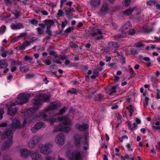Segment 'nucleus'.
<instances>
[{"instance_id":"obj_35","label":"nucleus","mask_w":160,"mask_h":160,"mask_svg":"<svg viewBox=\"0 0 160 160\" xmlns=\"http://www.w3.org/2000/svg\"><path fill=\"white\" fill-rule=\"evenodd\" d=\"M19 69L20 71L24 72H26L29 70V68L27 66L24 67H20Z\"/></svg>"},{"instance_id":"obj_62","label":"nucleus","mask_w":160,"mask_h":160,"mask_svg":"<svg viewBox=\"0 0 160 160\" xmlns=\"http://www.w3.org/2000/svg\"><path fill=\"white\" fill-rule=\"evenodd\" d=\"M33 76H34L32 74L28 73L26 74L25 76V77L27 79H29L32 78Z\"/></svg>"},{"instance_id":"obj_20","label":"nucleus","mask_w":160,"mask_h":160,"mask_svg":"<svg viewBox=\"0 0 160 160\" xmlns=\"http://www.w3.org/2000/svg\"><path fill=\"white\" fill-rule=\"evenodd\" d=\"M44 22L47 26V30H50L51 27L54 24V22L52 20H45L44 21Z\"/></svg>"},{"instance_id":"obj_59","label":"nucleus","mask_w":160,"mask_h":160,"mask_svg":"<svg viewBox=\"0 0 160 160\" xmlns=\"http://www.w3.org/2000/svg\"><path fill=\"white\" fill-rule=\"evenodd\" d=\"M4 111L3 108H0V120H1L2 118V115L4 113Z\"/></svg>"},{"instance_id":"obj_17","label":"nucleus","mask_w":160,"mask_h":160,"mask_svg":"<svg viewBox=\"0 0 160 160\" xmlns=\"http://www.w3.org/2000/svg\"><path fill=\"white\" fill-rule=\"evenodd\" d=\"M41 97L42 102H49L51 96L48 94L42 93L39 94Z\"/></svg>"},{"instance_id":"obj_55","label":"nucleus","mask_w":160,"mask_h":160,"mask_svg":"<svg viewBox=\"0 0 160 160\" xmlns=\"http://www.w3.org/2000/svg\"><path fill=\"white\" fill-rule=\"evenodd\" d=\"M38 138L37 137H33L32 139V141H33V143L35 144H36V143L38 142H39L38 139H37Z\"/></svg>"},{"instance_id":"obj_42","label":"nucleus","mask_w":160,"mask_h":160,"mask_svg":"<svg viewBox=\"0 0 160 160\" xmlns=\"http://www.w3.org/2000/svg\"><path fill=\"white\" fill-rule=\"evenodd\" d=\"M132 143H128L126 145V148L127 149L128 151H132L133 150V148L131 147Z\"/></svg>"},{"instance_id":"obj_32","label":"nucleus","mask_w":160,"mask_h":160,"mask_svg":"<svg viewBox=\"0 0 160 160\" xmlns=\"http://www.w3.org/2000/svg\"><path fill=\"white\" fill-rule=\"evenodd\" d=\"M126 36V34H122V35L119 34L115 35L114 37V40H118L119 39L124 38Z\"/></svg>"},{"instance_id":"obj_13","label":"nucleus","mask_w":160,"mask_h":160,"mask_svg":"<svg viewBox=\"0 0 160 160\" xmlns=\"http://www.w3.org/2000/svg\"><path fill=\"white\" fill-rule=\"evenodd\" d=\"M21 156L23 158H26L30 154V151L28 150L25 148H22L20 150Z\"/></svg>"},{"instance_id":"obj_19","label":"nucleus","mask_w":160,"mask_h":160,"mask_svg":"<svg viewBox=\"0 0 160 160\" xmlns=\"http://www.w3.org/2000/svg\"><path fill=\"white\" fill-rule=\"evenodd\" d=\"M12 128L13 129L21 128V126L20 122L18 120H13L12 122Z\"/></svg>"},{"instance_id":"obj_14","label":"nucleus","mask_w":160,"mask_h":160,"mask_svg":"<svg viewBox=\"0 0 160 160\" xmlns=\"http://www.w3.org/2000/svg\"><path fill=\"white\" fill-rule=\"evenodd\" d=\"M40 149V152L44 154H47L49 153L50 152L49 145L46 144L44 145H42Z\"/></svg>"},{"instance_id":"obj_23","label":"nucleus","mask_w":160,"mask_h":160,"mask_svg":"<svg viewBox=\"0 0 160 160\" xmlns=\"http://www.w3.org/2000/svg\"><path fill=\"white\" fill-rule=\"evenodd\" d=\"M136 8V7H134L133 8H130L128 9H127L123 12V13L125 16H129L132 13Z\"/></svg>"},{"instance_id":"obj_54","label":"nucleus","mask_w":160,"mask_h":160,"mask_svg":"<svg viewBox=\"0 0 160 160\" xmlns=\"http://www.w3.org/2000/svg\"><path fill=\"white\" fill-rule=\"evenodd\" d=\"M68 21L67 20H65L64 22H62V27L63 28L65 27L66 25L68 24Z\"/></svg>"},{"instance_id":"obj_58","label":"nucleus","mask_w":160,"mask_h":160,"mask_svg":"<svg viewBox=\"0 0 160 160\" xmlns=\"http://www.w3.org/2000/svg\"><path fill=\"white\" fill-rule=\"evenodd\" d=\"M12 14L14 15L16 18H18L19 16H20V12L17 11H16V12L14 13H13Z\"/></svg>"},{"instance_id":"obj_10","label":"nucleus","mask_w":160,"mask_h":160,"mask_svg":"<svg viewBox=\"0 0 160 160\" xmlns=\"http://www.w3.org/2000/svg\"><path fill=\"white\" fill-rule=\"evenodd\" d=\"M30 36L27 34L26 32L22 33L20 34L17 37H16L12 39L11 42L13 43L17 42L19 40V38H22L24 39H29L30 38Z\"/></svg>"},{"instance_id":"obj_27","label":"nucleus","mask_w":160,"mask_h":160,"mask_svg":"<svg viewBox=\"0 0 160 160\" xmlns=\"http://www.w3.org/2000/svg\"><path fill=\"white\" fill-rule=\"evenodd\" d=\"M8 66V64L6 61L4 60H0V69L6 68Z\"/></svg>"},{"instance_id":"obj_5","label":"nucleus","mask_w":160,"mask_h":160,"mask_svg":"<svg viewBox=\"0 0 160 160\" xmlns=\"http://www.w3.org/2000/svg\"><path fill=\"white\" fill-rule=\"evenodd\" d=\"M28 98L26 94L20 93L17 97V100L19 105H22L26 103L28 101Z\"/></svg>"},{"instance_id":"obj_2","label":"nucleus","mask_w":160,"mask_h":160,"mask_svg":"<svg viewBox=\"0 0 160 160\" xmlns=\"http://www.w3.org/2000/svg\"><path fill=\"white\" fill-rule=\"evenodd\" d=\"M57 118L59 121H61V122L54 128V132H56L60 131L66 133L68 132L71 130V128L70 126L66 127L70 124L68 118L66 116H58Z\"/></svg>"},{"instance_id":"obj_16","label":"nucleus","mask_w":160,"mask_h":160,"mask_svg":"<svg viewBox=\"0 0 160 160\" xmlns=\"http://www.w3.org/2000/svg\"><path fill=\"white\" fill-rule=\"evenodd\" d=\"M18 110V108L16 107H9L8 109V114L10 116L15 115Z\"/></svg>"},{"instance_id":"obj_8","label":"nucleus","mask_w":160,"mask_h":160,"mask_svg":"<svg viewBox=\"0 0 160 160\" xmlns=\"http://www.w3.org/2000/svg\"><path fill=\"white\" fill-rule=\"evenodd\" d=\"M55 142L59 146H62L65 141V137L63 133H59L55 139Z\"/></svg>"},{"instance_id":"obj_28","label":"nucleus","mask_w":160,"mask_h":160,"mask_svg":"<svg viewBox=\"0 0 160 160\" xmlns=\"http://www.w3.org/2000/svg\"><path fill=\"white\" fill-rule=\"evenodd\" d=\"M34 126L36 129L38 130L41 128L45 127L46 125L43 122H39L36 123Z\"/></svg>"},{"instance_id":"obj_49","label":"nucleus","mask_w":160,"mask_h":160,"mask_svg":"<svg viewBox=\"0 0 160 160\" xmlns=\"http://www.w3.org/2000/svg\"><path fill=\"white\" fill-rule=\"evenodd\" d=\"M24 59L26 61L28 60L29 61H31L33 60L32 58L28 55H26L24 57Z\"/></svg>"},{"instance_id":"obj_22","label":"nucleus","mask_w":160,"mask_h":160,"mask_svg":"<svg viewBox=\"0 0 160 160\" xmlns=\"http://www.w3.org/2000/svg\"><path fill=\"white\" fill-rule=\"evenodd\" d=\"M104 96L101 94H98L97 95L94 94L93 99L95 101H100L104 100Z\"/></svg>"},{"instance_id":"obj_36","label":"nucleus","mask_w":160,"mask_h":160,"mask_svg":"<svg viewBox=\"0 0 160 160\" xmlns=\"http://www.w3.org/2000/svg\"><path fill=\"white\" fill-rule=\"evenodd\" d=\"M21 64V62L18 60H12L11 62V65L12 66L18 65Z\"/></svg>"},{"instance_id":"obj_39","label":"nucleus","mask_w":160,"mask_h":160,"mask_svg":"<svg viewBox=\"0 0 160 160\" xmlns=\"http://www.w3.org/2000/svg\"><path fill=\"white\" fill-rule=\"evenodd\" d=\"M131 1V0H124L122 3L123 5L126 7H127L129 5Z\"/></svg>"},{"instance_id":"obj_56","label":"nucleus","mask_w":160,"mask_h":160,"mask_svg":"<svg viewBox=\"0 0 160 160\" xmlns=\"http://www.w3.org/2000/svg\"><path fill=\"white\" fill-rule=\"evenodd\" d=\"M93 74L95 75L97 77H98L99 75V73L98 70L95 69L93 71Z\"/></svg>"},{"instance_id":"obj_29","label":"nucleus","mask_w":160,"mask_h":160,"mask_svg":"<svg viewBox=\"0 0 160 160\" xmlns=\"http://www.w3.org/2000/svg\"><path fill=\"white\" fill-rule=\"evenodd\" d=\"M100 0H92L90 2V4L93 7H96L100 5Z\"/></svg>"},{"instance_id":"obj_37","label":"nucleus","mask_w":160,"mask_h":160,"mask_svg":"<svg viewBox=\"0 0 160 160\" xmlns=\"http://www.w3.org/2000/svg\"><path fill=\"white\" fill-rule=\"evenodd\" d=\"M69 45L71 48L73 49L76 48L78 46V45L72 42H69Z\"/></svg>"},{"instance_id":"obj_25","label":"nucleus","mask_w":160,"mask_h":160,"mask_svg":"<svg viewBox=\"0 0 160 160\" xmlns=\"http://www.w3.org/2000/svg\"><path fill=\"white\" fill-rule=\"evenodd\" d=\"M132 25L129 22H127L121 28V30H125L128 29L130 30Z\"/></svg>"},{"instance_id":"obj_12","label":"nucleus","mask_w":160,"mask_h":160,"mask_svg":"<svg viewBox=\"0 0 160 160\" xmlns=\"http://www.w3.org/2000/svg\"><path fill=\"white\" fill-rule=\"evenodd\" d=\"M30 155L32 160H42L41 156L37 152H31L30 151Z\"/></svg>"},{"instance_id":"obj_44","label":"nucleus","mask_w":160,"mask_h":160,"mask_svg":"<svg viewBox=\"0 0 160 160\" xmlns=\"http://www.w3.org/2000/svg\"><path fill=\"white\" fill-rule=\"evenodd\" d=\"M72 67H76V68H78V64L77 63H76L75 62H70V64H69L68 67L70 68Z\"/></svg>"},{"instance_id":"obj_11","label":"nucleus","mask_w":160,"mask_h":160,"mask_svg":"<svg viewBox=\"0 0 160 160\" xmlns=\"http://www.w3.org/2000/svg\"><path fill=\"white\" fill-rule=\"evenodd\" d=\"M89 125L88 124L83 123L82 125L77 123L76 124V128L79 131H83L88 129Z\"/></svg>"},{"instance_id":"obj_45","label":"nucleus","mask_w":160,"mask_h":160,"mask_svg":"<svg viewBox=\"0 0 160 160\" xmlns=\"http://www.w3.org/2000/svg\"><path fill=\"white\" fill-rule=\"evenodd\" d=\"M43 62L46 65H50L51 63V61L49 59H46L44 60H43Z\"/></svg>"},{"instance_id":"obj_38","label":"nucleus","mask_w":160,"mask_h":160,"mask_svg":"<svg viewBox=\"0 0 160 160\" xmlns=\"http://www.w3.org/2000/svg\"><path fill=\"white\" fill-rule=\"evenodd\" d=\"M49 53L50 55L53 56L55 58H57L58 57V55L56 53V52L53 51L49 50Z\"/></svg>"},{"instance_id":"obj_7","label":"nucleus","mask_w":160,"mask_h":160,"mask_svg":"<svg viewBox=\"0 0 160 160\" xmlns=\"http://www.w3.org/2000/svg\"><path fill=\"white\" fill-rule=\"evenodd\" d=\"M82 155L80 152L77 150H75L72 152L71 156L69 157V160H81Z\"/></svg>"},{"instance_id":"obj_43","label":"nucleus","mask_w":160,"mask_h":160,"mask_svg":"<svg viewBox=\"0 0 160 160\" xmlns=\"http://www.w3.org/2000/svg\"><path fill=\"white\" fill-rule=\"evenodd\" d=\"M68 92L71 93V94H76L77 92L76 89L73 88H72L71 90L68 91Z\"/></svg>"},{"instance_id":"obj_4","label":"nucleus","mask_w":160,"mask_h":160,"mask_svg":"<svg viewBox=\"0 0 160 160\" xmlns=\"http://www.w3.org/2000/svg\"><path fill=\"white\" fill-rule=\"evenodd\" d=\"M4 138H7L8 140L5 142L2 146V149L5 150L8 148L12 144L13 133L11 130H7L3 134Z\"/></svg>"},{"instance_id":"obj_41","label":"nucleus","mask_w":160,"mask_h":160,"mask_svg":"<svg viewBox=\"0 0 160 160\" xmlns=\"http://www.w3.org/2000/svg\"><path fill=\"white\" fill-rule=\"evenodd\" d=\"M144 46V44L142 42H139L135 43L134 46L140 48Z\"/></svg>"},{"instance_id":"obj_51","label":"nucleus","mask_w":160,"mask_h":160,"mask_svg":"<svg viewBox=\"0 0 160 160\" xmlns=\"http://www.w3.org/2000/svg\"><path fill=\"white\" fill-rule=\"evenodd\" d=\"M11 0H4L5 4L7 6H10L12 4Z\"/></svg>"},{"instance_id":"obj_46","label":"nucleus","mask_w":160,"mask_h":160,"mask_svg":"<svg viewBox=\"0 0 160 160\" xmlns=\"http://www.w3.org/2000/svg\"><path fill=\"white\" fill-rule=\"evenodd\" d=\"M30 22L31 24L34 25H37L38 24V21L35 19H33L30 21Z\"/></svg>"},{"instance_id":"obj_33","label":"nucleus","mask_w":160,"mask_h":160,"mask_svg":"<svg viewBox=\"0 0 160 160\" xmlns=\"http://www.w3.org/2000/svg\"><path fill=\"white\" fill-rule=\"evenodd\" d=\"M117 87L116 86H114L112 88L110 89L109 90L110 92L109 93V95H112L113 93H116V89Z\"/></svg>"},{"instance_id":"obj_21","label":"nucleus","mask_w":160,"mask_h":160,"mask_svg":"<svg viewBox=\"0 0 160 160\" xmlns=\"http://www.w3.org/2000/svg\"><path fill=\"white\" fill-rule=\"evenodd\" d=\"M31 44V42L28 41H24L22 45L19 46V48L21 50H24L26 47L29 46Z\"/></svg>"},{"instance_id":"obj_26","label":"nucleus","mask_w":160,"mask_h":160,"mask_svg":"<svg viewBox=\"0 0 160 160\" xmlns=\"http://www.w3.org/2000/svg\"><path fill=\"white\" fill-rule=\"evenodd\" d=\"M88 32L89 33H87V37L88 38L90 36L92 37H94L96 35H97L98 34L101 35L102 34V31H97L98 32H93V33H90L89 32V31H88Z\"/></svg>"},{"instance_id":"obj_64","label":"nucleus","mask_w":160,"mask_h":160,"mask_svg":"<svg viewBox=\"0 0 160 160\" xmlns=\"http://www.w3.org/2000/svg\"><path fill=\"white\" fill-rule=\"evenodd\" d=\"M16 105H19V103L17 100L14 102L11 103L10 104V107H13Z\"/></svg>"},{"instance_id":"obj_61","label":"nucleus","mask_w":160,"mask_h":160,"mask_svg":"<svg viewBox=\"0 0 160 160\" xmlns=\"http://www.w3.org/2000/svg\"><path fill=\"white\" fill-rule=\"evenodd\" d=\"M152 128L154 130H155V131L156 130H160V126H156L153 125L152 126Z\"/></svg>"},{"instance_id":"obj_9","label":"nucleus","mask_w":160,"mask_h":160,"mask_svg":"<svg viewBox=\"0 0 160 160\" xmlns=\"http://www.w3.org/2000/svg\"><path fill=\"white\" fill-rule=\"evenodd\" d=\"M82 138V137L79 134H76L74 137V142L76 146L79 148L81 146V142Z\"/></svg>"},{"instance_id":"obj_57","label":"nucleus","mask_w":160,"mask_h":160,"mask_svg":"<svg viewBox=\"0 0 160 160\" xmlns=\"http://www.w3.org/2000/svg\"><path fill=\"white\" fill-rule=\"evenodd\" d=\"M147 4L149 6H152L155 4V2L152 1H148L147 2Z\"/></svg>"},{"instance_id":"obj_3","label":"nucleus","mask_w":160,"mask_h":160,"mask_svg":"<svg viewBox=\"0 0 160 160\" xmlns=\"http://www.w3.org/2000/svg\"><path fill=\"white\" fill-rule=\"evenodd\" d=\"M67 0H60V8H62L64 7L65 10V13L67 17L72 15V12H75V10L72 7H71L72 4V2L71 1Z\"/></svg>"},{"instance_id":"obj_60","label":"nucleus","mask_w":160,"mask_h":160,"mask_svg":"<svg viewBox=\"0 0 160 160\" xmlns=\"http://www.w3.org/2000/svg\"><path fill=\"white\" fill-rule=\"evenodd\" d=\"M63 12L62 10L61 9H59L57 13V15L59 16H62L63 14Z\"/></svg>"},{"instance_id":"obj_52","label":"nucleus","mask_w":160,"mask_h":160,"mask_svg":"<svg viewBox=\"0 0 160 160\" xmlns=\"http://www.w3.org/2000/svg\"><path fill=\"white\" fill-rule=\"evenodd\" d=\"M108 66L109 67H111L112 68H116L117 67V66L116 65L115 63L114 62L108 63Z\"/></svg>"},{"instance_id":"obj_24","label":"nucleus","mask_w":160,"mask_h":160,"mask_svg":"<svg viewBox=\"0 0 160 160\" xmlns=\"http://www.w3.org/2000/svg\"><path fill=\"white\" fill-rule=\"evenodd\" d=\"M11 27L12 29H20L23 27V26L21 23H18L16 24H12L11 25Z\"/></svg>"},{"instance_id":"obj_34","label":"nucleus","mask_w":160,"mask_h":160,"mask_svg":"<svg viewBox=\"0 0 160 160\" xmlns=\"http://www.w3.org/2000/svg\"><path fill=\"white\" fill-rule=\"evenodd\" d=\"M126 108L128 110L130 114V117H131L132 116V113L133 112V106L132 105H130L129 106L127 107Z\"/></svg>"},{"instance_id":"obj_30","label":"nucleus","mask_w":160,"mask_h":160,"mask_svg":"<svg viewBox=\"0 0 160 160\" xmlns=\"http://www.w3.org/2000/svg\"><path fill=\"white\" fill-rule=\"evenodd\" d=\"M108 45L109 47H112L113 48H117L119 46V45L118 42H111L108 43Z\"/></svg>"},{"instance_id":"obj_53","label":"nucleus","mask_w":160,"mask_h":160,"mask_svg":"<svg viewBox=\"0 0 160 160\" xmlns=\"http://www.w3.org/2000/svg\"><path fill=\"white\" fill-rule=\"evenodd\" d=\"M130 52L133 55H135L138 53L137 50L133 48L130 50Z\"/></svg>"},{"instance_id":"obj_50","label":"nucleus","mask_w":160,"mask_h":160,"mask_svg":"<svg viewBox=\"0 0 160 160\" xmlns=\"http://www.w3.org/2000/svg\"><path fill=\"white\" fill-rule=\"evenodd\" d=\"M66 109V108L65 107L61 109L59 111V114L62 115L65 112Z\"/></svg>"},{"instance_id":"obj_47","label":"nucleus","mask_w":160,"mask_h":160,"mask_svg":"<svg viewBox=\"0 0 160 160\" xmlns=\"http://www.w3.org/2000/svg\"><path fill=\"white\" fill-rule=\"evenodd\" d=\"M97 92V90H95L93 92H92L90 94H88V97L89 98H93L94 94L96 93Z\"/></svg>"},{"instance_id":"obj_18","label":"nucleus","mask_w":160,"mask_h":160,"mask_svg":"<svg viewBox=\"0 0 160 160\" xmlns=\"http://www.w3.org/2000/svg\"><path fill=\"white\" fill-rule=\"evenodd\" d=\"M108 9L107 4L103 3L100 10V12L102 14H105L108 12Z\"/></svg>"},{"instance_id":"obj_48","label":"nucleus","mask_w":160,"mask_h":160,"mask_svg":"<svg viewBox=\"0 0 160 160\" xmlns=\"http://www.w3.org/2000/svg\"><path fill=\"white\" fill-rule=\"evenodd\" d=\"M149 99L148 97H145V100L144 102V104L145 105L147 106L148 105V101Z\"/></svg>"},{"instance_id":"obj_40","label":"nucleus","mask_w":160,"mask_h":160,"mask_svg":"<svg viewBox=\"0 0 160 160\" xmlns=\"http://www.w3.org/2000/svg\"><path fill=\"white\" fill-rule=\"evenodd\" d=\"M131 156V154L130 155L128 154H126L125 156V158L128 160H134V158L133 157H130Z\"/></svg>"},{"instance_id":"obj_15","label":"nucleus","mask_w":160,"mask_h":160,"mask_svg":"<svg viewBox=\"0 0 160 160\" xmlns=\"http://www.w3.org/2000/svg\"><path fill=\"white\" fill-rule=\"evenodd\" d=\"M58 106V105L57 103L50 105L46 108L43 111L41 112H45V113H48V112L50 111L57 110Z\"/></svg>"},{"instance_id":"obj_6","label":"nucleus","mask_w":160,"mask_h":160,"mask_svg":"<svg viewBox=\"0 0 160 160\" xmlns=\"http://www.w3.org/2000/svg\"><path fill=\"white\" fill-rule=\"evenodd\" d=\"M47 113L45 112H41L39 114V116L42 118L45 121H49L52 124H53L56 121V119L53 118H50L47 115Z\"/></svg>"},{"instance_id":"obj_31","label":"nucleus","mask_w":160,"mask_h":160,"mask_svg":"<svg viewBox=\"0 0 160 160\" xmlns=\"http://www.w3.org/2000/svg\"><path fill=\"white\" fill-rule=\"evenodd\" d=\"M128 68L129 73L131 75L130 78H132L136 76V73L134 72L133 69L130 65H129L128 66Z\"/></svg>"},{"instance_id":"obj_63","label":"nucleus","mask_w":160,"mask_h":160,"mask_svg":"<svg viewBox=\"0 0 160 160\" xmlns=\"http://www.w3.org/2000/svg\"><path fill=\"white\" fill-rule=\"evenodd\" d=\"M131 122H128V129L131 130L132 132L133 131V129L132 128H131Z\"/></svg>"},{"instance_id":"obj_1","label":"nucleus","mask_w":160,"mask_h":160,"mask_svg":"<svg viewBox=\"0 0 160 160\" xmlns=\"http://www.w3.org/2000/svg\"><path fill=\"white\" fill-rule=\"evenodd\" d=\"M32 103L34 106L29 108L25 112V116L30 118H32L34 113L39 109V107L42 102L40 95L35 97L32 99Z\"/></svg>"}]
</instances>
